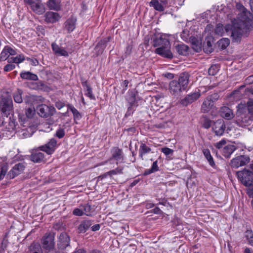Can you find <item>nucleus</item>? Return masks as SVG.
Here are the masks:
<instances>
[{"mask_svg": "<svg viewBox=\"0 0 253 253\" xmlns=\"http://www.w3.org/2000/svg\"><path fill=\"white\" fill-rule=\"evenodd\" d=\"M82 102L83 103H84V104H85V102H84V98L83 97V96H82Z\"/></svg>", "mask_w": 253, "mask_h": 253, "instance_id": "61", "label": "nucleus"}, {"mask_svg": "<svg viewBox=\"0 0 253 253\" xmlns=\"http://www.w3.org/2000/svg\"><path fill=\"white\" fill-rule=\"evenodd\" d=\"M158 169H159V167L157 165V161H155L153 163L151 168L149 170L148 173H150L156 171L158 170Z\"/></svg>", "mask_w": 253, "mask_h": 253, "instance_id": "44", "label": "nucleus"}, {"mask_svg": "<svg viewBox=\"0 0 253 253\" xmlns=\"http://www.w3.org/2000/svg\"><path fill=\"white\" fill-rule=\"evenodd\" d=\"M122 158V152L121 150L118 148H114L112 151V158L116 161L121 160Z\"/></svg>", "mask_w": 253, "mask_h": 253, "instance_id": "29", "label": "nucleus"}, {"mask_svg": "<svg viewBox=\"0 0 253 253\" xmlns=\"http://www.w3.org/2000/svg\"><path fill=\"white\" fill-rule=\"evenodd\" d=\"M74 253H85V252L83 250H79L75 252Z\"/></svg>", "mask_w": 253, "mask_h": 253, "instance_id": "58", "label": "nucleus"}, {"mask_svg": "<svg viewBox=\"0 0 253 253\" xmlns=\"http://www.w3.org/2000/svg\"><path fill=\"white\" fill-rule=\"evenodd\" d=\"M70 238L66 233H62L59 237L58 245L61 249H65L69 245Z\"/></svg>", "mask_w": 253, "mask_h": 253, "instance_id": "18", "label": "nucleus"}, {"mask_svg": "<svg viewBox=\"0 0 253 253\" xmlns=\"http://www.w3.org/2000/svg\"><path fill=\"white\" fill-rule=\"evenodd\" d=\"M65 135V132L63 129L59 128L58 129L56 132L55 135L58 137L59 138H61L63 137Z\"/></svg>", "mask_w": 253, "mask_h": 253, "instance_id": "45", "label": "nucleus"}, {"mask_svg": "<svg viewBox=\"0 0 253 253\" xmlns=\"http://www.w3.org/2000/svg\"><path fill=\"white\" fill-rule=\"evenodd\" d=\"M128 82L127 81L125 80L124 82V84L126 87L128 85Z\"/></svg>", "mask_w": 253, "mask_h": 253, "instance_id": "60", "label": "nucleus"}, {"mask_svg": "<svg viewBox=\"0 0 253 253\" xmlns=\"http://www.w3.org/2000/svg\"><path fill=\"white\" fill-rule=\"evenodd\" d=\"M216 68L215 66H212L209 69V73L210 75H214L215 74V72L213 71L214 69Z\"/></svg>", "mask_w": 253, "mask_h": 253, "instance_id": "52", "label": "nucleus"}, {"mask_svg": "<svg viewBox=\"0 0 253 253\" xmlns=\"http://www.w3.org/2000/svg\"><path fill=\"white\" fill-rule=\"evenodd\" d=\"M207 44L208 47L207 48L205 47L204 50H205V52H206L207 53H211L212 51V44L209 41H207Z\"/></svg>", "mask_w": 253, "mask_h": 253, "instance_id": "47", "label": "nucleus"}, {"mask_svg": "<svg viewBox=\"0 0 253 253\" xmlns=\"http://www.w3.org/2000/svg\"><path fill=\"white\" fill-rule=\"evenodd\" d=\"M191 41L193 44V48L197 52H199L201 50V43L195 38H193Z\"/></svg>", "mask_w": 253, "mask_h": 253, "instance_id": "33", "label": "nucleus"}, {"mask_svg": "<svg viewBox=\"0 0 253 253\" xmlns=\"http://www.w3.org/2000/svg\"><path fill=\"white\" fill-rule=\"evenodd\" d=\"M209 163V164L212 167H213L215 166V164L214 162V161L213 160L212 157H211V155L209 156V157H206Z\"/></svg>", "mask_w": 253, "mask_h": 253, "instance_id": "49", "label": "nucleus"}, {"mask_svg": "<svg viewBox=\"0 0 253 253\" xmlns=\"http://www.w3.org/2000/svg\"><path fill=\"white\" fill-rule=\"evenodd\" d=\"M246 237L249 241V244L253 246V233L251 230H247L246 232Z\"/></svg>", "mask_w": 253, "mask_h": 253, "instance_id": "37", "label": "nucleus"}, {"mask_svg": "<svg viewBox=\"0 0 253 253\" xmlns=\"http://www.w3.org/2000/svg\"><path fill=\"white\" fill-rule=\"evenodd\" d=\"M12 102L10 99L4 101V106L1 109L2 111L3 112H5L8 110H10L12 107Z\"/></svg>", "mask_w": 253, "mask_h": 253, "instance_id": "36", "label": "nucleus"}, {"mask_svg": "<svg viewBox=\"0 0 253 253\" xmlns=\"http://www.w3.org/2000/svg\"><path fill=\"white\" fill-rule=\"evenodd\" d=\"M25 60L23 55L20 54L16 57H11L8 59V62L9 63H15L19 64Z\"/></svg>", "mask_w": 253, "mask_h": 253, "instance_id": "28", "label": "nucleus"}, {"mask_svg": "<svg viewBox=\"0 0 253 253\" xmlns=\"http://www.w3.org/2000/svg\"><path fill=\"white\" fill-rule=\"evenodd\" d=\"M153 45L158 46L155 50L156 53L168 58L172 57L170 50V43L166 35L161 33L157 34L153 39Z\"/></svg>", "mask_w": 253, "mask_h": 253, "instance_id": "3", "label": "nucleus"}, {"mask_svg": "<svg viewBox=\"0 0 253 253\" xmlns=\"http://www.w3.org/2000/svg\"><path fill=\"white\" fill-rule=\"evenodd\" d=\"M21 93V91L18 90L17 92L14 95V100L16 103H20L22 102Z\"/></svg>", "mask_w": 253, "mask_h": 253, "instance_id": "38", "label": "nucleus"}, {"mask_svg": "<svg viewBox=\"0 0 253 253\" xmlns=\"http://www.w3.org/2000/svg\"><path fill=\"white\" fill-rule=\"evenodd\" d=\"M91 253H100V252L99 251H94V252H92Z\"/></svg>", "mask_w": 253, "mask_h": 253, "instance_id": "63", "label": "nucleus"}, {"mask_svg": "<svg viewBox=\"0 0 253 253\" xmlns=\"http://www.w3.org/2000/svg\"><path fill=\"white\" fill-rule=\"evenodd\" d=\"M43 247L47 250L52 249L54 246V237L51 234H49L43 237L42 239Z\"/></svg>", "mask_w": 253, "mask_h": 253, "instance_id": "16", "label": "nucleus"}, {"mask_svg": "<svg viewBox=\"0 0 253 253\" xmlns=\"http://www.w3.org/2000/svg\"><path fill=\"white\" fill-rule=\"evenodd\" d=\"M86 92L85 93V95L89 97L91 99H95V97L94 95L92 94L91 88L88 85H86Z\"/></svg>", "mask_w": 253, "mask_h": 253, "instance_id": "39", "label": "nucleus"}, {"mask_svg": "<svg viewBox=\"0 0 253 253\" xmlns=\"http://www.w3.org/2000/svg\"><path fill=\"white\" fill-rule=\"evenodd\" d=\"M161 151L166 155L169 156L170 155H172L173 153V150L168 147H164L162 148Z\"/></svg>", "mask_w": 253, "mask_h": 253, "instance_id": "41", "label": "nucleus"}, {"mask_svg": "<svg viewBox=\"0 0 253 253\" xmlns=\"http://www.w3.org/2000/svg\"><path fill=\"white\" fill-rule=\"evenodd\" d=\"M15 66L13 64H7L6 66H4V70L6 72H8V71H11L13 69H14L15 68Z\"/></svg>", "mask_w": 253, "mask_h": 253, "instance_id": "48", "label": "nucleus"}, {"mask_svg": "<svg viewBox=\"0 0 253 253\" xmlns=\"http://www.w3.org/2000/svg\"><path fill=\"white\" fill-rule=\"evenodd\" d=\"M165 77L169 79H171L174 77V76L171 73H167L165 74Z\"/></svg>", "mask_w": 253, "mask_h": 253, "instance_id": "55", "label": "nucleus"}, {"mask_svg": "<svg viewBox=\"0 0 253 253\" xmlns=\"http://www.w3.org/2000/svg\"><path fill=\"white\" fill-rule=\"evenodd\" d=\"M167 0H151L150 5L156 10L162 11L166 6Z\"/></svg>", "mask_w": 253, "mask_h": 253, "instance_id": "14", "label": "nucleus"}, {"mask_svg": "<svg viewBox=\"0 0 253 253\" xmlns=\"http://www.w3.org/2000/svg\"><path fill=\"white\" fill-rule=\"evenodd\" d=\"M240 11L237 19L233 21L231 25L228 24L223 27L221 24H218L215 29V34L223 36L227 33L232 38L233 42L240 41L245 30L253 28L252 14L242 5L240 7Z\"/></svg>", "mask_w": 253, "mask_h": 253, "instance_id": "1", "label": "nucleus"}, {"mask_svg": "<svg viewBox=\"0 0 253 253\" xmlns=\"http://www.w3.org/2000/svg\"><path fill=\"white\" fill-rule=\"evenodd\" d=\"M24 169V166L21 164L16 165L7 174L9 178H13L15 176L20 174Z\"/></svg>", "mask_w": 253, "mask_h": 253, "instance_id": "17", "label": "nucleus"}, {"mask_svg": "<svg viewBox=\"0 0 253 253\" xmlns=\"http://www.w3.org/2000/svg\"><path fill=\"white\" fill-rule=\"evenodd\" d=\"M92 231H97L100 229V225L99 224H95L91 227Z\"/></svg>", "mask_w": 253, "mask_h": 253, "instance_id": "54", "label": "nucleus"}, {"mask_svg": "<svg viewBox=\"0 0 253 253\" xmlns=\"http://www.w3.org/2000/svg\"><path fill=\"white\" fill-rule=\"evenodd\" d=\"M55 106L58 109L60 110L65 106V104L62 102L58 101L56 103Z\"/></svg>", "mask_w": 253, "mask_h": 253, "instance_id": "51", "label": "nucleus"}, {"mask_svg": "<svg viewBox=\"0 0 253 253\" xmlns=\"http://www.w3.org/2000/svg\"><path fill=\"white\" fill-rule=\"evenodd\" d=\"M67 107L72 112L75 119L79 120L81 118V115L79 112L72 105L68 104Z\"/></svg>", "mask_w": 253, "mask_h": 253, "instance_id": "31", "label": "nucleus"}, {"mask_svg": "<svg viewBox=\"0 0 253 253\" xmlns=\"http://www.w3.org/2000/svg\"><path fill=\"white\" fill-rule=\"evenodd\" d=\"M250 4L251 6L252 11L253 12V0H250Z\"/></svg>", "mask_w": 253, "mask_h": 253, "instance_id": "59", "label": "nucleus"}, {"mask_svg": "<svg viewBox=\"0 0 253 253\" xmlns=\"http://www.w3.org/2000/svg\"><path fill=\"white\" fill-rule=\"evenodd\" d=\"M218 43L219 47L222 49H224L229 45L230 41L227 38H223L218 41Z\"/></svg>", "mask_w": 253, "mask_h": 253, "instance_id": "32", "label": "nucleus"}, {"mask_svg": "<svg viewBox=\"0 0 253 253\" xmlns=\"http://www.w3.org/2000/svg\"><path fill=\"white\" fill-rule=\"evenodd\" d=\"M31 9L37 14L41 15L45 11V7L41 0H24Z\"/></svg>", "mask_w": 253, "mask_h": 253, "instance_id": "6", "label": "nucleus"}, {"mask_svg": "<svg viewBox=\"0 0 253 253\" xmlns=\"http://www.w3.org/2000/svg\"><path fill=\"white\" fill-rule=\"evenodd\" d=\"M35 112L34 108H29L27 110L26 115L28 118H31L35 114Z\"/></svg>", "mask_w": 253, "mask_h": 253, "instance_id": "43", "label": "nucleus"}, {"mask_svg": "<svg viewBox=\"0 0 253 253\" xmlns=\"http://www.w3.org/2000/svg\"><path fill=\"white\" fill-rule=\"evenodd\" d=\"M81 208H83L84 215H91V207L89 205L86 204L81 206Z\"/></svg>", "mask_w": 253, "mask_h": 253, "instance_id": "35", "label": "nucleus"}, {"mask_svg": "<svg viewBox=\"0 0 253 253\" xmlns=\"http://www.w3.org/2000/svg\"><path fill=\"white\" fill-rule=\"evenodd\" d=\"M57 147V141L54 139H51L49 141L44 145L40 147L41 151H44L47 154L53 153Z\"/></svg>", "mask_w": 253, "mask_h": 253, "instance_id": "10", "label": "nucleus"}, {"mask_svg": "<svg viewBox=\"0 0 253 253\" xmlns=\"http://www.w3.org/2000/svg\"><path fill=\"white\" fill-rule=\"evenodd\" d=\"M154 205L152 203H147L146 205V207L147 209H150L154 207Z\"/></svg>", "mask_w": 253, "mask_h": 253, "instance_id": "56", "label": "nucleus"}, {"mask_svg": "<svg viewBox=\"0 0 253 253\" xmlns=\"http://www.w3.org/2000/svg\"><path fill=\"white\" fill-rule=\"evenodd\" d=\"M226 141L225 139H222L221 141H220L214 144V146L215 147L218 149H220L221 148L223 149L224 146L226 145Z\"/></svg>", "mask_w": 253, "mask_h": 253, "instance_id": "40", "label": "nucleus"}, {"mask_svg": "<svg viewBox=\"0 0 253 253\" xmlns=\"http://www.w3.org/2000/svg\"><path fill=\"white\" fill-rule=\"evenodd\" d=\"M76 20L71 18L69 19L66 22V28L69 32H72L75 28Z\"/></svg>", "mask_w": 253, "mask_h": 253, "instance_id": "26", "label": "nucleus"}, {"mask_svg": "<svg viewBox=\"0 0 253 253\" xmlns=\"http://www.w3.org/2000/svg\"><path fill=\"white\" fill-rule=\"evenodd\" d=\"M176 49L180 54L185 55L188 50V47L185 44H179L176 46Z\"/></svg>", "mask_w": 253, "mask_h": 253, "instance_id": "30", "label": "nucleus"}, {"mask_svg": "<svg viewBox=\"0 0 253 253\" xmlns=\"http://www.w3.org/2000/svg\"><path fill=\"white\" fill-rule=\"evenodd\" d=\"M16 54V52L14 49L8 46H5L0 53V60L1 61L8 60L10 55H14Z\"/></svg>", "mask_w": 253, "mask_h": 253, "instance_id": "13", "label": "nucleus"}, {"mask_svg": "<svg viewBox=\"0 0 253 253\" xmlns=\"http://www.w3.org/2000/svg\"><path fill=\"white\" fill-rule=\"evenodd\" d=\"M250 168L253 170V163L250 165Z\"/></svg>", "mask_w": 253, "mask_h": 253, "instance_id": "62", "label": "nucleus"}, {"mask_svg": "<svg viewBox=\"0 0 253 253\" xmlns=\"http://www.w3.org/2000/svg\"><path fill=\"white\" fill-rule=\"evenodd\" d=\"M245 253H253V252L250 249L246 248L245 250Z\"/></svg>", "mask_w": 253, "mask_h": 253, "instance_id": "57", "label": "nucleus"}, {"mask_svg": "<svg viewBox=\"0 0 253 253\" xmlns=\"http://www.w3.org/2000/svg\"><path fill=\"white\" fill-rule=\"evenodd\" d=\"M250 162V159L248 157L245 156H239L231 161V166L234 168H238L240 167L243 166Z\"/></svg>", "mask_w": 253, "mask_h": 253, "instance_id": "8", "label": "nucleus"}, {"mask_svg": "<svg viewBox=\"0 0 253 253\" xmlns=\"http://www.w3.org/2000/svg\"><path fill=\"white\" fill-rule=\"evenodd\" d=\"M211 28V26H207L206 28V30H208V29H210Z\"/></svg>", "mask_w": 253, "mask_h": 253, "instance_id": "64", "label": "nucleus"}, {"mask_svg": "<svg viewBox=\"0 0 253 253\" xmlns=\"http://www.w3.org/2000/svg\"><path fill=\"white\" fill-rule=\"evenodd\" d=\"M213 106V102L211 99V96H208L204 101L201 110L204 113L208 112Z\"/></svg>", "mask_w": 253, "mask_h": 253, "instance_id": "19", "label": "nucleus"}, {"mask_svg": "<svg viewBox=\"0 0 253 253\" xmlns=\"http://www.w3.org/2000/svg\"><path fill=\"white\" fill-rule=\"evenodd\" d=\"M37 109L38 114L42 117L52 115L55 112V109L53 106H48L46 105H40Z\"/></svg>", "mask_w": 253, "mask_h": 253, "instance_id": "7", "label": "nucleus"}, {"mask_svg": "<svg viewBox=\"0 0 253 253\" xmlns=\"http://www.w3.org/2000/svg\"><path fill=\"white\" fill-rule=\"evenodd\" d=\"M46 4L51 10L58 11L60 9V1L59 0H48Z\"/></svg>", "mask_w": 253, "mask_h": 253, "instance_id": "22", "label": "nucleus"}, {"mask_svg": "<svg viewBox=\"0 0 253 253\" xmlns=\"http://www.w3.org/2000/svg\"><path fill=\"white\" fill-rule=\"evenodd\" d=\"M211 126V121L208 119H204L203 126L205 128H209Z\"/></svg>", "mask_w": 253, "mask_h": 253, "instance_id": "46", "label": "nucleus"}, {"mask_svg": "<svg viewBox=\"0 0 253 253\" xmlns=\"http://www.w3.org/2000/svg\"><path fill=\"white\" fill-rule=\"evenodd\" d=\"M189 82V75L183 73L179 77L178 81L173 80L169 83V89L172 94L177 95L186 89Z\"/></svg>", "mask_w": 253, "mask_h": 253, "instance_id": "4", "label": "nucleus"}, {"mask_svg": "<svg viewBox=\"0 0 253 253\" xmlns=\"http://www.w3.org/2000/svg\"><path fill=\"white\" fill-rule=\"evenodd\" d=\"M20 76L23 79L36 81L38 80V76L30 72H23L21 73Z\"/></svg>", "mask_w": 253, "mask_h": 253, "instance_id": "23", "label": "nucleus"}, {"mask_svg": "<svg viewBox=\"0 0 253 253\" xmlns=\"http://www.w3.org/2000/svg\"><path fill=\"white\" fill-rule=\"evenodd\" d=\"M44 20L48 23H54L58 21L61 18V16L57 12L48 11L44 15Z\"/></svg>", "mask_w": 253, "mask_h": 253, "instance_id": "12", "label": "nucleus"}, {"mask_svg": "<svg viewBox=\"0 0 253 253\" xmlns=\"http://www.w3.org/2000/svg\"><path fill=\"white\" fill-rule=\"evenodd\" d=\"M236 149V147L234 145L229 144L224 146L222 153L224 156L228 158Z\"/></svg>", "mask_w": 253, "mask_h": 253, "instance_id": "20", "label": "nucleus"}, {"mask_svg": "<svg viewBox=\"0 0 253 253\" xmlns=\"http://www.w3.org/2000/svg\"><path fill=\"white\" fill-rule=\"evenodd\" d=\"M52 50L55 54L64 56H68V52L66 50H65L63 48L59 47L56 43H53L52 44Z\"/></svg>", "mask_w": 253, "mask_h": 253, "instance_id": "21", "label": "nucleus"}, {"mask_svg": "<svg viewBox=\"0 0 253 253\" xmlns=\"http://www.w3.org/2000/svg\"><path fill=\"white\" fill-rule=\"evenodd\" d=\"M236 119L240 125L246 126L253 121V100H249L247 105L241 103L237 106Z\"/></svg>", "mask_w": 253, "mask_h": 253, "instance_id": "2", "label": "nucleus"}, {"mask_svg": "<svg viewBox=\"0 0 253 253\" xmlns=\"http://www.w3.org/2000/svg\"><path fill=\"white\" fill-rule=\"evenodd\" d=\"M219 113L222 118L226 120H231L234 117L233 111L227 106L221 107L219 111Z\"/></svg>", "mask_w": 253, "mask_h": 253, "instance_id": "15", "label": "nucleus"}, {"mask_svg": "<svg viewBox=\"0 0 253 253\" xmlns=\"http://www.w3.org/2000/svg\"><path fill=\"white\" fill-rule=\"evenodd\" d=\"M73 214L76 216H82L84 215L83 212V208H81V206L80 208L75 209L73 211Z\"/></svg>", "mask_w": 253, "mask_h": 253, "instance_id": "42", "label": "nucleus"}, {"mask_svg": "<svg viewBox=\"0 0 253 253\" xmlns=\"http://www.w3.org/2000/svg\"><path fill=\"white\" fill-rule=\"evenodd\" d=\"M203 152L205 157H209L211 155L210 151L208 149H204Z\"/></svg>", "mask_w": 253, "mask_h": 253, "instance_id": "53", "label": "nucleus"}, {"mask_svg": "<svg viewBox=\"0 0 253 253\" xmlns=\"http://www.w3.org/2000/svg\"><path fill=\"white\" fill-rule=\"evenodd\" d=\"M91 223L89 221H84L78 227V230L80 233H84L90 226Z\"/></svg>", "mask_w": 253, "mask_h": 253, "instance_id": "27", "label": "nucleus"}, {"mask_svg": "<svg viewBox=\"0 0 253 253\" xmlns=\"http://www.w3.org/2000/svg\"><path fill=\"white\" fill-rule=\"evenodd\" d=\"M237 175L239 179L246 186H249L253 184V172L244 169L242 171H238Z\"/></svg>", "mask_w": 253, "mask_h": 253, "instance_id": "5", "label": "nucleus"}, {"mask_svg": "<svg viewBox=\"0 0 253 253\" xmlns=\"http://www.w3.org/2000/svg\"><path fill=\"white\" fill-rule=\"evenodd\" d=\"M212 129L216 135H222L225 129V125L223 120L219 119L213 122L212 125Z\"/></svg>", "mask_w": 253, "mask_h": 253, "instance_id": "9", "label": "nucleus"}, {"mask_svg": "<svg viewBox=\"0 0 253 253\" xmlns=\"http://www.w3.org/2000/svg\"><path fill=\"white\" fill-rule=\"evenodd\" d=\"M151 151V149L145 144L142 143L140 146L139 151V155L143 159V157L145 155L149 153Z\"/></svg>", "mask_w": 253, "mask_h": 253, "instance_id": "24", "label": "nucleus"}, {"mask_svg": "<svg viewBox=\"0 0 253 253\" xmlns=\"http://www.w3.org/2000/svg\"><path fill=\"white\" fill-rule=\"evenodd\" d=\"M37 30L39 34H41L42 35L44 34V29L42 26H38L37 27Z\"/></svg>", "mask_w": 253, "mask_h": 253, "instance_id": "50", "label": "nucleus"}, {"mask_svg": "<svg viewBox=\"0 0 253 253\" xmlns=\"http://www.w3.org/2000/svg\"><path fill=\"white\" fill-rule=\"evenodd\" d=\"M8 170V165L4 164L1 166L0 171V180L3 179Z\"/></svg>", "mask_w": 253, "mask_h": 253, "instance_id": "34", "label": "nucleus"}, {"mask_svg": "<svg viewBox=\"0 0 253 253\" xmlns=\"http://www.w3.org/2000/svg\"><path fill=\"white\" fill-rule=\"evenodd\" d=\"M43 158L44 155L41 152L33 153L31 155V160L36 163L41 162L43 159Z\"/></svg>", "mask_w": 253, "mask_h": 253, "instance_id": "25", "label": "nucleus"}, {"mask_svg": "<svg viewBox=\"0 0 253 253\" xmlns=\"http://www.w3.org/2000/svg\"><path fill=\"white\" fill-rule=\"evenodd\" d=\"M201 96L200 92L196 91L187 95L181 101L182 104L184 106H187L189 104L197 100Z\"/></svg>", "mask_w": 253, "mask_h": 253, "instance_id": "11", "label": "nucleus"}]
</instances>
